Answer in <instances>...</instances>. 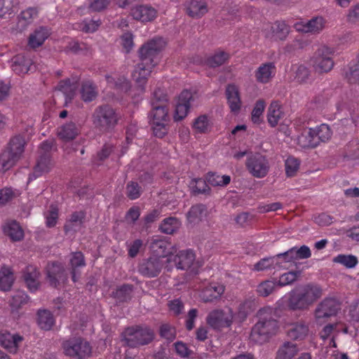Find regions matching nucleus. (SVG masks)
<instances>
[{"label": "nucleus", "mask_w": 359, "mask_h": 359, "mask_svg": "<svg viewBox=\"0 0 359 359\" xmlns=\"http://www.w3.org/2000/svg\"><path fill=\"white\" fill-rule=\"evenodd\" d=\"M152 125L154 135L162 138L168 133L167 122L150 123Z\"/></svg>", "instance_id": "obj_64"}, {"label": "nucleus", "mask_w": 359, "mask_h": 359, "mask_svg": "<svg viewBox=\"0 0 359 359\" xmlns=\"http://www.w3.org/2000/svg\"><path fill=\"white\" fill-rule=\"evenodd\" d=\"M281 266L282 262H278L277 258L273 256L260 259L254 265V270L260 271L276 269V267L280 268Z\"/></svg>", "instance_id": "obj_41"}, {"label": "nucleus", "mask_w": 359, "mask_h": 359, "mask_svg": "<svg viewBox=\"0 0 359 359\" xmlns=\"http://www.w3.org/2000/svg\"><path fill=\"white\" fill-rule=\"evenodd\" d=\"M316 139L318 141V144L320 142H325L332 136V131L330 127L326 124H321L320 126L313 128Z\"/></svg>", "instance_id": "obj_51"}, {"label": "nucleus", "mask_w": 359, "mask_h": 359, "mask_svg": "<svg viewBox=\"0 0 359 359\" xmlns=\"http://www.w3.org/2000/svg\"><path fill=\"white\" fill-rule=\"evenodd\" d=\"M191 185L195 194H210L211 189L203 179L193 180Z\"/></svg>", "instance_id": "obj_57"}, {"label": "nucleus", "mask_w": 359, "mask_h": 359, "mask_svg": "<svg viewBox=\"0 0 359 359\" xmlns=\"http://www.w3.org/2000/svg\"><path fill=\"white\" fill-rule=\"evenodd\" d=\"M283 116V112L279 103L278 102H272L267 112V119L269 125L271 127H275Z\"/></svg>", "instance_id": "obj_33"}, {"label": "nucleus", "mask_w": 359, "mask_h": 359, "mask_svg": "<svg viewBox=\"0 0 359 359\" xmlns=\"http://www.w3.org/2000/svg\"><path fill=\"white\" fill-rule=\"evenodd\" d=\"M79 134V129L73 122L63 125L58 129V137L65 142L74 139Z\"/></svg>", "instance_id": "obj_31"}, {"label": "nucleus", "mask_w": 359, "mask_h": 359, "mask_svg": "<svg viewBox=\"0 0 359 359\" xmlns=\"http://www.w3.org/2000/svg\"><path fill=\"white\" fill-rule=\"evenodd\" d=\"M309 333V326L304 321L290 324L287 330V336L292 340H303Z\"/></svg>", "instance_id": "obj_22"}, {"label": "nucleus", "mask_w": 359, "mask_h": 359, "mask_svg": "<svg viewBox=\"0 0 359 359\" xmlns=\"http://www.w3.org/2000/svg\"><path fill=\"white\" fill-rule=\"evenodd\" d=\"M163 265L159 257L152 256L142 260L138 266V271L144 277L154 278L161 273Z\"/></svg>", "instance_id": "obj_12"}, {"label": "nucleus", "mask_w": 359, "mask_h": 359, "mask_svg": "<svg viewBox=\"0 0 359 359\" xmlns=\"http://www.w3.org/2000/svg\"><path fill=\"white\" fill-rule=\"evenodd\" d=\"M194 260L195 254L191 250L180 251L177 255L168 258V262L173 261L176 267L182 270L189 269Z\"/></svg>", "instance_id": "obj_16"}, {"label": "nucleus", "mask_w": 359, "mask_h": 359, "mask_svg": "<svg viewBox=\"0 0 359 359\" xmlns=\"http://www.w3.org/2000/svg\"><path fill=\"white\" fill-rule=\"evenodd\" d=\"M256 309V302L255 299L248 298L241 302L238 307L236 318L239 322L244 321L248 315L252 313Z\"/></svg>", "instance_id": "obj_29"}, {"label": "nucleus", "mask_w": 359, "mask_h": 359, "mask_svg": "<svg viewBox=\"0 0 359 359\" xmlns=\"http://www.w3.org/2000/svg\"><path fill=\"white\" fill-rule=\"evenodd\" d=\"M193 126L194 129H196L198 133H206L209 126V121L208 116L206 115L199 116L195 119Z\"/></svg>", "instance_id": "obj_61"}, {"label": "nucleus", "mask_w": 359, "mask_h": 359, "mask_svg": "<svg viewBox=\"0 0 359 359\" xmlns=\"http://www.w3.org/2000/svg\"><path fill=\"white\" fill-rule=\"evenodd\" d=\"M4 231L5 234L13 242L20 241L24 238V231L16 221L7 223Z\"/></svg>", "instance_id": "obj_30"}, {"label": "nucleus", "mask_w": 359, "mask_h": 359, "mask_svg": "<svg viewBox=\"0 0 359 359\" xmlns=\"http://www.w3.org/2000/svg\"><path fill=\"white\" fill-rule=\"evenodd\" d=\"M229 58V53L225 51H218L208 57L205 64L210 68H216L224 64Z\"/></svg>", "instance_id": "obj_44"}, {"label": "nucleus", "mask_w": 359, "mask_h": 359, "mask_svg": "<svg viewBox=\"0 0 359 359\" xmlns=\"http://www.w3.org/2000/svg\"><path fill=\"white\" fill-rule=\"evenodd\" d=\"M302 292L292 294L288 299L287 306L290 310H304L309 306Z\"/></svg>", "instance_id": "obj_39"}, {"label": "nucleus", "mask_w": 359, "mask_h": 359, "mask_svg": "<svg viewBox=\"0 0 359 359\" xmlns=\"http://www.w3.org/2000/svg\"><path fill=\"white\" fill-rule=\"evenodd\" d=\"M298 352L297 346L290 341H285L279 348L276 359H292Z\"/></svg>", "instance_id": "obj_40"}, {"label": "nucleus", "mask_w": 359, "mask_h": 359, "mask_svg": "<svg viewBox=\"0 0 359 359\" xmlns=\"http://www.w3.org/2000/svg\"><path fill=\"white\" fill-rule=\"evenodd\" d=\"M148 117L149 123L168 122L169 121L168 106H151V109L149 113Z\"/></svg>", "instance_id": "obj_28"}, {"label": "nucleus", "mask_w": 359, "mask_h": 359, "mask_svg": "<svg viewBox=\"0 0 359 359\" xmlns=\"http://www.w3.org/2000/svg\"><path fill=\"white\" fill-rule=\"evenodd\" d=\"M25 144V140L20 135L10 140L6 149L0 154V172H5L15 165L24 151Z\"/></svg>", "instance_id": "obj_2"}, {"label": "nucleus", "mask_w": 359, "mask_h": 359, "mask_svg": "<svg viewBox=\"0 0 359 359\" xmlns=\"http://www.w3.org/2000/svg\"><path fill=\"white\" fill-rule=\"evenodd\" d=\"M277 283L273 280H264L257 286V292L262 297H268L275 290Z\"/></svg>", "instance_id": "obj_54"}, {"label": "nucleus", "mask_w": 359, "mask_h": 359, "mask_svg": "<svg viewBox=\"0 0 359 359\" xmlns=\"http://www.w3.org/2000/svg\"><path fill=\"white\" fill-rule=\"evenodd\" d=\"M126 196L130 200H135L138 198L142 194L141 187L138 184L137 182L130 181L126 185Z\"/></svg>", "instance_id": "obj_59"}, {"label": "nucleus", "mask_w": 359, "mask_h": 359, "mask_svg": "<svg viewBox=\"0 0 359 359\" xmlns=\"http://www.w3.org/2000/svg\"><path fill=\"white\" fill-rule=\"evenodd\" d=\"M69 266L72 280L73 282L76 283L81 276L79 268L86 266L83 254L80 251L72 252L69 259Z\"/></svg>", "instance_id": "obj_19"}, {"label": "nucleus", "mask_w": 359, "mask_h": 359, "mask_svg": "<svg viewBox=\"0 0 359 359\" xmlns=\"http://www.w3.org/2000/svg\"><path fill=\"white\" fill-rule=\"evenodd\" d=\"M225 94L231 111H239L241 107V100L238 88L234 84H228L226 87Z\"/></svg>", "instance_id": "obj_20"}, {"label": "nucleus", "mask_w": 359, "mask_h": 359, "mask_svg": "<svg viewBox=\"0 0 359 359\" xmlns=\"http://www.w3.org/2000/svg\"><path fill=\"white\" fill-rule=\"evenodd\" d=\"M62 347L66 355L74 359H86L92 353L91 345L81 337H74L64 341Z\"/></svg>", "instance_id": "obj_4"}, {"label": "nucleus", "mask_w": 359, "mask_h": 359, "mask_svg": "<svg viewBox=\"0 0 359 359\" xmlns=\"http://www.w3.org/2000/svg\"><path fill=\"white\" fill-rule=\"evenodd\" d=\"M118 120V114L108 104L97 107L92 115L93 124L96 129L102 132L111 131L116 126Z\"/></svg>", "instance_id": "obj_3"}, {"label": "nucleus", "mask_w": 359, "mask_h": 359, "mask_svg": "<svg viewBox=\"0 0 359 359\" xmlns=\"http://www.w3.org/2000/svg\"><path fill=\"white\" fill-rule=\"evenodd\" d=\"M246 167L249 172L255 177L263 178L267 175L270 165L265 156L255 154L248 158Z\"/></svg>", "instance_id": "obj_9"}, {"label": "nucleus", "mask_w": 359, "mask_h": 359, "mask_svg": "<svg viewBox=\"0 0 359 359\" xmlns=\"http://www.w3.org/2000/svg\"><path fill=\"white\" fill-rule=\"evenodd\" d=\"M22 339L23 337L18 334H11L8 332H0V345L11 353L17 351L18 344Z\"/></svg>", "instance_id": "obj_24"}, {"label": "nucleus", "mask_w": 359, "mask_h": 359, "mask_svg": "<svg viewBox=\"0 0 359 359\" xmlns=\"http://www.w3.org/2000/svg\"><path fill=\"white\" fill-rule=\"evenodd\" d=\"M32 65V60L22 54H18L12 58V70L18 75L27 73Z\"/></svg>", "instance_id": "obj_25"}, {"label": "nucleus", "mask_w": 359, "mask_h": 359, "mask_svg": "<svg viewBox=\"0 0 359 359\" xmlns=\"http://www.w3.org/2000/svg\"><path fill=\"white\" fill-rule=\"evenodd\" d=\"M294 74V80L299 84L308 83L311 78V71L309 68L304 65H299L297 67Z\"/></svg>", "instance_id": "obj_49"}, {"label": "nucleus", "mask_w": 359, "mask_h": 359, "mask_svg": "<svg viewBox=\"0 0 359 359\" xmlns=\"http://www.w3.org/2000/svg\"><path fill=\"white\" fill-rule=\"evenodd\" d=\"M14 281L13 274L11 269L3 266L0 271V290L8 291Z\"/></svg>", "instance_id": "obj_42"}, {"label": "nucleus", "mask_w": 359, "mask_h": 359, "mask_svg": "<svg viewBox=\"0 0 359 359\" xmlns=\"http://www.w3.org/2000/svg\"><path fill=\"white\" fill-rule=\"evenodd\" d=\"M207 208L205 205L198 203L192 205L187 214V217L190 223H198L201 221L203 217L205 215Z\"/></svg>", "instance_id": "obj_37"}, {"label": "nucleus", "mask_w": 359, "mask_h": 359, "mask_svg": "<svg viewBox=\"0 0 359 359\" xmlns=\"http://www.w3.org/2000/svg\"><path fill=\"white\" fill-rule=\"evenodd\" d=\"M56 88L63 93L66 100H72L74 95L75 86L70 83L69 79L60 81Z\"/></svg>", "instance_id": "obj_56"}, {"label": "nucleus", "mask_w": 359, "mask_h": 359, "mask_svg": "<svg viewBox=\"0 0 359 359\" xmlns=\"http://www.w3.org/2000/svg\"><path fill=\"white\" fill-rule=\"evenodd\" d=\"M179 228V222L175 217H168L164 219L159 229L161 232L166 234H172L175 232Z\"/></svg>", "instance_id": "obj_48"}, {"label": "nucleus", "mask_w": 359, "mask_h": 359, "mask_svg": "<svg viewBox=\"0 0 359 359\" xmlns=\"http://www.w3.org/2000/svg\"><path fill=\"white\" fill-rule=\"evenodd\" d=\"M29 299L28 295L25 292L20 290L16 292L13 296L10 305L12 308L18 310L24 304H26L29 302Z\"/></svg>", "instance_id": "obj_52"}, {"label": "nucleus", "mask_w": 359, "mask_h": 359, "mask_svg": "<svg viewBox=\"0 0 359 359\" xmlns=\"http://www.w3.org/2000/svg\"><path fill=\"white\" fill-rule=\"evenodd\" d=\"M299 168V161L294 158L289 157L285 161V173L287 177H294Z\"/></svg>", "instance_id": "obj_60"}, {"label": "nucleus", "mask_w": 359, "mask_h": 359, "mask_svg": "<svg viewBox=\"0 0 359 359\" xmlns=\"http://www.w3.org/2000/svg\"><path fill=\"white\" fill-rule=\"evenodd\" d=\"M48 32L45 27H40L30 34L28 44L30 47L36 48L41 46L45 40L48 37Z\"/></svg>", "instance_id": "obj_35"}, {"label": "nucleus", "mask_w": 359, "mask_h": 359, "mask_svg": "<svg viewBox=\"0 0 359 359\" xmlns=\"http://www.w3.org/2000/svg\"><path fill=\"white\" fill-rule=\"evenodd\" d=\"M170 248L171 243L159 238H153L150 243V248L154 254L153 257H159L161 259V258L171 256Z\"/></svg>", "instance_id": "obj_21"}, {"label": "nucleus", "mask_w": 359, "mask_h": 359, "mask_svg": "<svg viewBox=\"0 0 359 359\" xmlns=\"http://www.w3.org/2000/svg\"><path fill=\"white\" fill-rule=\"evenodd\" d=\"M38 324L43 330H50L54 324V319L52 313L47 310L39 311Z\"/></svg>", "instance_id": "obj_46"}, {"label": "nucleus", "mask_w": 359, "mask_h": 359, "mask_svg": "<svg viewBox=\"0 0 359 359\" xmlns=\"http://www.w3.org/2000/svg\"><path fill=\"white\" fill-rule=\"evenodd\" d=\"M233 312L229 309L228 312L223 310H214L207 316V323L215 330L229 327L233 320Z\"/></svg>", "instance_id": "obj_10"}, {"label": "nucleus", "mask_w": 359, "mask_h": 359, "mask_svg": "<svg viewBox=\"0 0 359 359\" xmlns=\"http://www.w3.org/2000/svg\"><path fill=\"white\" fill-rule=\"evenodd\" d=\"M165 45L161 38L153 39L142 46L139 50L141 62L149 64L151 67L156 65L155 59Z\"/></svg>", "instance_id": "obj_6"}, {"label": "nucleus", "mask_w": 359, "mask_h": 359, "mask_svg": "<svg viewBox=\"0 0 359 359\" xmlns=\"http://www.w3.org/2000/svg\"><path fill=\"white\" fill-rule=\"evenodd\" d=\"M133 290V285L130 284H123L118 287L115 292H113V297L118 302H128L131 299V294Z\"/></svg>", "instance_id": "obj_43"}, {"label": "nucleus", "mask_w": 359, "mask_h": 359, "mask_svg": "<svg viewBox=\"0 0 359 359\" xmlns=\"http://www.w3.org/2000/svg\"><path fill=\"white\" fill-rule=\"evenodd\" d=\"M168 98L164 90L161 88H156L153 93L151 99V105H165L168 106Z\"/></svg>", "instance_id": "obj_58"}, {"label": "nucleus", "mask_w": 359, "mask_h": 359, "mask_svg": "<svg viewBox=\"0 0 359 359\" xmlns=\"http://www.w3.org/2000/svg\"><path fill=\"white\" fill-rule=\"evenodd\" d=\"M46 272L48 284L54 288L66 283L68 280V274L64 266L58 262L48 263L46 267Z\"/></svg>", "instance_id": "obj_8"}, {"label": "nucleus", "mask_w": 359, "mask_h": 359, "mask_svg": "<svg viewBox=\"0 0 359 359\" xmlns=\"http://www.w3.org/2000/svg\"><path fill=\"white\" fill-rule=\"evenodd\" d=\"M302 274V271H290L283 273L279 278L277 285L279 286H285L294 283Z\"/></svg>", "instance_id": "obj_53"}, {"label": "nucleus", "mask_w": 359, "mask_h": 359, "mask_svg": "<svg viewBox=\"0 0 359 359\" xmlns=\"http://www.w3.org/2000/svg\"><path fill=\"white\" fill-rule=\"evenodd\" d=\"M124 345L137 348L150 344L154 339V332L146 325L128 327L121 334Z\"/></svg>", "instance_id": "obj_1"}, {"label": "nucleus", "mask_w": 359, "mask_h": 359, "mask_svg": "<svg viewBox=\"0 0 359 359\" xmlns=\"http://www.w3.org/2000/svg\"><path fill=\"white\" fill-rule=\"evenodd\" d=\"M335 263H339L346 268H353L358 264V259L355 256L348 255H339L333 259Z\"/></svg>", "instance_id": "obj_55"}, {"label": "nucleus", "mask_w": 359, "mask_h": 359, "mask_svg": "<svg viewBox=\"0 0 359 359\" xmlns=\"http://www.w3.org/2000/svg\"><path fill=\"white\" fill-rule=\"evenodd\" d=\"M160 335L161 337L168 341H172L175 339V329L169 324H163L160 327Z\"/></svg>", "instance_id": "obj_62"}, {"label": "nucleus", "mask_w": 359, "mask_h": 359, "mask_svg": "<svg viewBox=\"0 0 359 359\" xmlns=\"http://www.w3.org/2000/svg\"><path fill=\"white\" fill-rule=\"evenodd\" d=\"M332 50L327 47L323 46L318 49L313 57V67L318 74L327 73L334 67V61L331 57Z\"/></svg>", "instance_id": "obj_7"}, {"label": "nucleus", "mask_w": 359, "mask_h": 359, "mask_svg": "<svg viewBox=\"0 0 359 359\" xmlns=\"http://www.w3.org/2000/svg\"><path fill=\"white\" fill-rule=\"evenodd\" d=\"M187 13L192 18H201L208 12V5L204 0H189L186 6Z\"/></svg>", "instance_id": "obj_27"}, {"label": "nucleus", "mask_w": 359, "mask_h": 359, "mask_svg": "<svg viewBox=\"0 0 359 359\" xmlns=\"http://www.w3.org/2000/svg\"><path fill=\"white\" fill-rule=\"evenodd\" d=\"M278 330V323L271 317L262 318L253 326L250 338L258 344H263L276 334Z\"/></svg>", "instance_id": "obj_5"}, {"label": "nucleus", "mask_w": 359, "mask_h": 359, "mask_svg": "<svg viewBox=\"0 0 359 359\" xmlns=\"http://www.w3.org/2000/svg\"><path fill=\"white\" fill-rule=\"evenodd\" d=\"M344 79L351 85H359V61L348 65L344 70Z\"/></svg>", "instance_id": "obj_38"}, {"label": "nucleus", "mask_w": 359, "mask_h": 359, "mask_svg": "<svg viewBox=\"0 0 359 359\" xmlns=\"http://www.w3.org/2000/svg\"><path fill=\"white\" fill-rule=\"evenodd\" d=\"M264 102L263 100H258L252 111V121L254 123H260V116L264 110Z\"/></svg>", "instance_id": "obj_63"}, {"label": "nucleus", "mask_w": 359, "mask_h": 359, "mask_svg": "<svg viewBox=\"0 0 359 359\" xmlns=\"http://www.w3.org/2000/svg\"><path fill=\"white\" fill-rule=\"evenodd\" d=\"M53 167V163L51 156L48 154L39 155L32 173L29 175L28 182L33 179H36L42 176L43 174L48 173Z\"/></svg>", "instance_id": "obj_15"}, {"label": "nucleus", "mask_w": 359, "mask_h": 359, "mask_svg": "<svg viewBox=\"0 0 359 359\" xmlns=\"http://www.w3.org/2000/svg\"><path fill=\"white\" fill-rule=\"evenodd\" d=\"M274 40H285L290 33V27L284 21H276L271 27Z\"/></svg>", "instance_id": "obj_32"}, {"label": "nucleus", "mask_w": 359, "mask_h": 359, "mask_svg": "<svg viewBox=\"0 0 359 359\" xmlns=\"http://www.w3.org/2000/svg\"><path fill=\"white\" fill-rule=\"evenodd\" d=\"M224 287L222 285H210L203 291V298L205 302H212L217 299L224 292Z\"/></svg>", "instance_id": "obj_45"}, {"label": "nucleus", "mask_w": 359, "mask_h": 359, "mask_svg": "<svg viewBox=\"0 0 359 359\" xmlns=\"http://www.w3.org/2000/svg\"><path fill=\"white\" fill-rule=\"evenodd\" d=\"M81 97L84 102H91L97 96L95 86L90 81L84 82L81 87Z\"/></svg>", "instance_id": "obj_50"}, {"label": "nucleus", "mask_w": 359, "mask_h": 359, "mask_svg": "<svg viewBox=\"0 0 359 359\" xmlns=\"http://www.w3.org/2000/svg\"><path fill=\"white\" fill-rule=\"evenodd\" d=\"M309 305L312 304L323 295L322 288L317 285L309 284L306 285L302 292Z\"/></svg>", "instance_id": "obj_36"}, {"label": "nucleus", "mask_w": 359, "mask_h": 359, "mask_svg": "<svg viewBox=\"0 0 359 359\" xmlns=\"http://www.w3.org/2000/svg\"><path fill=\"white\" fill-rule=\"evenodd\" d=\"M325 27V20L322 17H314L307 22H298L294 27L299 32L318 34Z\"/></svg>", "instance_id": "obj_14"}, {"label": "nucleus", "mask_w": 359, "mask_h": 359, "mask_svg": "<svg viewBox=\"0 0 359 359\" xmlns=\"http://www.w3.org/2000/svg\"><path fill=\"white\" fill-rule=\"evenodd\" d=\"M276 67L273 62L262 64L255 72V78L259 83H267L273 77Z\"/></svg>", "instance_id": "obj_26"}, {"label": "nucleus", "mask_w": 359, "mask_h": 359, "mask_svg": "<svg viewBox=\"0 0 359 359\" xmlns=\"http://www.w3.org/2000/svg\"><path fill=\"white\" fill-rule=\"evenodd\" d=\"M341 309V305L335 298H325L320 302L315 309V317L316 320L328 318L336 316Z\"/></svg>", "instance_id": "obj_11"}, {"label": "nucleus", "mask_w": 359, "mask_h": 359, "mask_svg": "<svg viewBox=\"0 0 359 359\" xmlns=\"http://www.w3.org/2000/svg\"><path fill=\"white\" fill-rule=\"evenodd\" d=\"M152 67L149 64L142 62L135 66L133 77L141 92L144 91V86L147 83V78L151 74V69Z\"/></svg>", "instance_id": "obj_17"}, {"label": "nucleus", "mask_w": 359, "mask_h": 359, "mask_svg": "<svg viewBox=\"0 0 359 359\" xmlns=\"http://www.w3.org/2000/svg\"><path fill=\"white\" fill-rule=\"evenodd\" d=\"M39 272L34 266H27L22 272V278L30 292H36L40 285Z\"/></svg>", "instance_id": "obj_18"}, {"label": "nucleus", "mask_w": 359, "mask_h": 359, "mask_svg": "<svg viewBox=\"0 0 359 359\" xmlns=\"http://www.w3.org/2000/svg\"><path fill=\"white\" fill-rule=\"evenodd\" d=\"M86 217V213L83 211H76L71 215L70 219L64 226L66 233L73 230L75 226L81 225L83 223Z\"/></svg>", "instance_id": "obj_47"}, {"label": "nucleus", "mask_w": 359, "mask_h": 359, "mask_svg": "<svg viewBox=\"0 0 359 359\" xmlns=\"http://www.w3.org/2000/svg\"><path fill=\"white\" fill-rule=\"evenodd\" d=\"M192 100L193 95L191 91L185 90L180 93L174 114L175 121H182L187 116Z\"/></svg>", "instance_id": "obj_13"}, {"label": "nucleus", "mask_w": 359, "mask_h": 359, "mask_svg": "<svg viewBox=\"0 0 359 359\" xmlns=\"http://www.w3.org/2000/svg\"><path fill=\"white\" fill-rule=\"evenodd\" d=\"M130 13L135 20L149 22L155 18L156 11L151 6L141 5L133 8Z\"/></svg>", "instance_id": "obj_23"}, {"label": "nucleus", "mask_w": 359, "mask_h": 359, "mask_svg": "<svg viewBox=\"0 0 359 359\" xmlns=\"http://www.w3.org/2000/svg\"><path fill=\"white\" fill-rule=\"evenodd\" d=\"M298 144L302 148H314L318 145L313 128H309L302 133L297 139Z\"/></svg>", "instance_id": "obj_34"}]
</instances>
